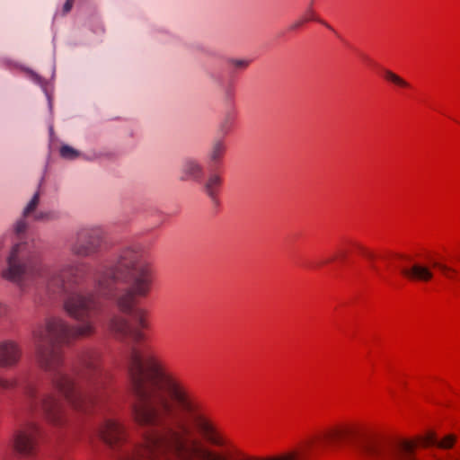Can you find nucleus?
I'll use <instances>...</instances> for the list:
<instances>
[{
  "label": "nucleus",
  "mask_w": 460,
  "mask_h": 460,
  "mask_svg": "<svg viewBox=\"0 0 460 460\" xmlns=\"http://www.w3.org/2000/svg\"><path fill=\"white\" fill-rule=\"evenodd\" d=\"M40 203V194L38 192L34 193L33 196L31 198L27 205L24 207L22 211L23 217H29L31 216L35 209L37 208L38 205Z\"/></svg>",
  "instance_id": "412c9836"
},
{
  "label": "nucleus",
  "mask_w": 460,
  "mask_h": 460,
  "mask_svg": "<svg viewBox=\"0 0 460 460\" xmlns=\"http://www.w3.org/2000/svg\"><path fill=\"white\" fill-rule=\"evenodd\" d=\"M231 65L236 69H245L249 66L247 60H232Z\"/></svg>",
  "instance_id": "bb28decb"
},
{
  "label": "nucleus",
  "mask_w": 460,
  "mask_h": 460,
  "mask_svg": "<svg viewBox=\"0 0 460 460\" xmlns=\"http://www.w3.org/2000/svg\"><path fill=\"white\" fill-rule=\"evenodd\" d=\"M352 434V429L348 426H333L320 433L312 443L321 449H336L349 441Z\"/></svg>",
  "instance_id": "0eeeda50"
},
{
  "label": "nucleus",
  "mask_w": 460,
  "mask_h": 460,
  "mask_svg": "<svg viewBox=\"0 0 460 460\" xmlns=\"http://www.w3.org/2000/svg\"><path fill=\"white\" fill-rule=\"evenodd\" d=\"M305 23V20L302 17H300L298 20H296L290 25V30L291 31L297 30L298 28L302 27Z\"/></svg>",
  "instance_id": "c85d7f7f"
},
{
  "label": "nucleus",
  "mask_w": 460,
  "mask_h": 460,
  "mask_svg": "<svg viewBox=\"0 0 460 460\" xmlns=\"http://www.w3.org/2000/svg\"><path fill=\"white\" fill-rule=\"evenodd\" d=\"M183 173L187 179L199 181L203 174V167L196 161H187L183 165Z\"/></svg>",
  "instance_id": "a211bd4d"
},
{
  "label": "nucleus",
  "mask_w": 460,
  "mask_h": 460,
  "mask_svg": "<svg viewBox=\"0 0 460 460\" xmlns=\"http://www.w3.org/2000/svg\"><path fill=\"white\" fill-rule=\"evenodd\" d=\"M92 298L84 295H75L65 304L67 314L77 323L70 327V339L87 338L95 332V324L89 316Z\"/></svg>",
  "instance_id": "39448f33"
},
{
  "label": "nucleus",
  "mask_w": 460,
  "mask_h": 460,
  "mask_svg": "<svg viewBox=\"0 0 460 460\" xmlns=\"http://www.w3.org/2000/svg\"><path fill=\"white\" fill-rule=\"evenodd\" d=\"M145 328L130 327L128 336L134 346L127 355L135 420L145 426L161 427L119 460H227L192 436L191 426L214 446L226 445L224 434L205 412L199 398L173 374L166 370L155 349L142 343ZM306 447L284 455L258 459L240 456L237 460H302Z\"/></svg>",
  "instance_id": "f257e3e1"
},
{
  "label": "nucleus",
  "mask_w": 460,
  "mask_h": 460,
  "mask_svg": "<svg viewBox=\"0 0 460 460\" xmlns=\"http://www.w3.org/2000/svg\"><path fill=\"white\" fill-rule=\"evenodd\" d=\"M32 335L39 366L48 372L57 370L62 361L58 343L70 339L67 323L60 317H49L34 330Z\"/></svg>",
  "instance_id": "20e7f679"
},
{
  "label": "nucleus",
  "mask_w": 460,
  "mask_h": 460,
  "mask_svg": "<svg viewBox=\"0 0 460 460\" xmlns=\"http://www.w3.org/2000/svg\"><path fill=\"white\" fill-rule=\"evenodd\" d=\"M437 438L434 432H429L424 437L420 438L424 447H429L431 445L437 446Z\"/></svg>",
  "instance_id": "a878e982"
},
{
  "label": "nucleus",
  "mask_w": 460,
  "mask_h": 460,
  "mask_svg": "<svg viewBox=\"0 0 460 460\" xmlns=\"http://www.w3.org/2000/svg\"><path fill=\"white\" fill-rule=\"evenodd\" d=\"M73 4L74 0H66L63 7L65 13H68L72 9Z\"/></svg>",
  "instance_id": "c756f323"
},
{
  "label": "nucleus",
  "mask_w": 460,
  "mask_h": 460,
  "mask_svg": "<svg viewBox=\"0 0 460 460\" xmlns=\"http://www.w3.org/2000/svg\"><path fill=\"white\" fill-rule=\"evenodd\" d=\"M14 385V382L13 380L0 377V388L3 389H10Z\"/></svg>",
  "instance_id": "cd10ccee"
},
{
  "label": "nucleus",
  "mask_w": 460,
  "mask_h": 460,
  "mask_svg": "<svg viewBox=\"0 0 460 460\" xmlns=\"http://www.w3.org/2000/svg\"><path fill=\"white\" fill-rule=\"evenodd\" d=\"M22 217L17 219L10 231L0 236V252L9 246L6 256V268L1 275L4 279L21 285L26 279H33L38 274L37 260L27 251L29 223Z\"/></svg>",
  "instance_id": "7ed1b4c3"
},
{
  "label": "nucleus",
  "mask_w": 460,
  "mask_h": 460,
  "mask_svg": "<svg viewBox=\"0 0 460 460\" xmlns=\"http://www.w3.org/2000/svg\"><path fill=\"white\" fill-rule=\"evenodd\" d=\"M356 448L358 454L366 460H372L381 455V449L378 444L373 440H364L359 442Z\"/></svg>",
  "instance_id": "f3484780"
},
{
  "label": "nucleus",
  "mask_w": 460,
  "mask_h": 460,
  "mask_svg": "<svg viewBox=\"0 0 460 460\" xmlns=\"http://www.w3.org/2000/svg\"><path fill=\"white\" fill-rule=\"evenodd\" d=\"M301 17L305 20V22H310V21H315V22H318L323 24L328 29L333 30L331 25H329L325 22L318 19L315 12L314 11V9L312 7H309Z\"/></svg>",
  "instance_id": "5701e85b"
},
{
  "label": "nucleus",
  "mask_w": 460,
  "mask_h": 460,
  "mask_svg": "<svg viewBox=\"0 0 460 460\" xmlns=\"http://www.w3.org/2000/svg\"><path fill=\"white\" fill-rule=\"evenodd\" d=\"M101 439L111 449H116L125 439V426L114 419H106L99 427Z\"/></svg>",
  "instance_id": "1a4fd4ad"
},
{
  "label": "nucleus",
  "mask_w": 460,
  "mask_h": 460,
  "mask_svg": "<svg viewBox=\"0 0 460 460\" xmlns=\"http://www.w3.org/2000/svg\"><path fill=\"white\" fill-rule=\"evenodd\" d=\"M47 281L49 286H55V287L60 286L63 282V280L61 279V278L59 276V273L57 271L49 273L47 277Z\"/></svg>",
  "instance_id": "393cba45"
},
{
  "label": "nucleus",
  "mask_w": 460,
  "mask_h": 460,
  "mask_svg": "<svg viewBox=\"0 0 460 460\" xmlns=\"http://www.w3.org/2000/svg\"><path fill=\"white\" fill-rule=\"evenodd\" d=\"M456 441V437L453 434H448L440 440H437V447L441 449H449L454 446Z\"/></svg>",
  "instance_id": "4be33fe9"
},
{
  "label": "nucleus",
  "mask_w": 460,
  "mask_h": 460,
  "mask_svg": "<svg viewBox=\"0 0 460 460\" xmlns=\"http://www.w3.org/2000/svg\"><path fill=\"white\" fill-rule=\"evenodd\" d=\"M434 266L440 268L444 271L451 270L447 266H446L444 264L435 263Z\"/></svg>",
  "instance_id": "7c9ffc66"
},
{
  "label": "nucleus",
  "mask_w": 460,
  "mask_h": 460,
  "mask_svg": "<svg viewBox=\"0 0 460 460\" xmlns=\"http://www.w3.org/2000/svg\"><path fill=\"white\" fill-rule=\"evenodd\" d=\"M402 272L412 280L429 281L433 278L430 268L421 263H414L411 268L402 269Z\"/></svg>",
  "instance_id": "4468645a"
},
{
  "label": "nucleus",
  "mask_w": 460,
  "mask_h": 460,
  "mask_svg": "<svg viewBox=\"0 0 460 460\" xmlns=\"http://www.w3.org/2000/svg\"><path fill=\"white\" fill-rule=\"evenodd\" d=\"M22 357V348L13 340L0 341V367L11 368L18 364Z\"/></svg>",
  "instance_id": "f8f14e48"
},
{
  "label": "nucleus",
  "mask_w": 460,
  "mask_h": 460,
  "mask_svg": "<svg viewBox=\"0 0 460 460\" xmlns=\"http://www.w3.org/2000/svg\"><path fill=\"white\" fill-rule=\"evenodd\" d=\"M222 183V179L219 174L212 172L203 181V190L206 195L215 202L219 188Z\"/></svg>",
  "instance_id": "2eb2a0df"
},
{
  "label": "nucleus",
  "mask_w": 460,
  "mask_h": 460,
  "mask_svg": "<svg viewBox=\"0 0 460 460\" xmlns=\"http://www.w3.org/2000/svg\"><path fill=\"white\" fill-rule=\"evenodd\" d=\"M106 231L101 226H93L87 229L82 239L75 242L72 247V252L78 257H90L101 250L106 239Z\"/></svg>",
  "instance_id": "423d86ee"
},
{
  "label": "nucleus",
  "mask_w": 460,
  "mask_h": 460,
  "mask_svg": "<svg viewBox=\"0 0 460 460\" xmlns=\"http://www.w3.org/2000/svg\"><path fill=\"white\" fill-rule=\"evenodd\" d=\"M5 310V305L0 302V317L4 314Z\"/></svg>",
  "instance_id": "2f4dec72"
},
{
  "label": "nucleus",
  "mask_w": 460,
  "mask_h": 460,
  "mask_svg": "<svg viewBox=\"0 0 460 460\" xmlns=\"http://www.w3.org/2000/svg\"><path fill=\"white\" fill-rule=\"evenodd\" d=\"M108 328L113 333L125 338L128 336L130 323L127 318L121 315H113L108 323Z\"/></svg>",
  "instance_id": "dca6fc26"
},
{
  "label": "nucleus",
  "mask_w": 460,
  "mask_h": 460,
  "mask_svg": "<svg viewBox=\"0 0 460 460\" xmlns=\"http://www.w3.org/2000/svg\"><path fill=\"white\" fill-rule=\"evenodd\" d=\"M119 281L124 282L126 288L115 299L118 308L130 316V327L147 328V312L135 305L137 299L148 296L153 277L151 265L138 246L124 247L119 253L116 263L97 276L96 286L100 291H105Z\"/></svg>",
  "instance_id": "f03ea898"
},
{
  "label": "nucleus",
  "mask_w": 460,
  "mask_h": 460,
  "mask_svg": "<svg viewBox=\"0 0 460 460\" xmlns=\"http://www.w3.org/2000/svg\"><path fill=\"white\" fill-rule=\"evenodd\" d=\"M225 150L222 146H213L211 150L208 153V157L211 162L217 163L223 156Z\"/></svg>",
  "instance_id": "b1692460"
},
{
  "label": "nucleus",
  "mask_w": 460,
  "mask_h": 460,
  "mask_svg": "<svg viewBox=\"0 0 460 460\" xmlns=\"http://www.w3.org/2000/svg\"><path fill=\"white\" fill-rule=\"evenodd\" d=\"M57 386L64 396L71 401V394L74 388L73 382L68 377H62L60 380L57 381Z\"/></svg>",
  "instance_id": "aec40b11"
},
{
  "label": "nucleus",
  "mask_w": 460,
  "mask_h": 460,
  "mask_svg": "<svg viewBox=\"0 0 460 460\" xmlns=\"http://www.w3.org/2000/svg\"><path fill=\"white\" fill-rule=\"evenodd\" d=\"M57 400L50 394H34L32 390L26 392V408L31 413L44 415L51 421L56 420Z\"/></svg>",
  "instance_id": "6e6552de"
},
{
  "label": "nucleus",
  "mask_w": 460,
  "mask_h": 460,
  "mask_svg": "<svg viewBox=\"0 0 460 460\" xmlns=\"http://www.w3.org/2000/svg\"><path fill=\"white\" fill-rule=\"evenodd\" d=\"M53 153L58 154L62 159L72 161L75 159H94L102 155V152L95 150L93 146H83V148H75L74 146H54Z\"/></svg>",
  "instance_id": "9b49d317"
},
{
  "label": "nucleus",
  "mask_w": 460,
  "mask_h": 460,
  "mask_svg": "<svg viewBox=\"0 0 460 460\" xmlns=\"http://www.w3.org/2000/svg\"><path fill=\"white\" fill-rule=\"evenodd\" d=\"M37 426L26 424L15 431L12 445L16 452L22 456L32 454L36 445Z\"/></svg>",
  "instance_id": "9d476101"
},
{
  "label": "nucleus",
  "mask_w": 460,
  "mask_h": 460,
  "mask_svg": "<svg viewBox=\"0 0 460 460\" xmlns=\"http://www.w3.org/2000/svg\"><path fill=\"white\" fill-rule=\"evenodd\" d=\"M414 444L410 441H402L392 447L387 458L388 460H416L411 453Z\"/></svg>",
  "instance_id": "ddd939ff"
},
{
  "label": "nucleus",
  "mask_w": 460,
  "mask_h": 460,
  "mask_svg": "<svg viewBox=\"0 0 460 460\" xmlns=\"http://www.w3.org/2000/svg\"><path fill=\"white\" fill-rule=\"evenodd\" d=\"M383 78L389 84H394L401 89H409L411 88V84L407 82L405 79L401 77L399 75L395 74L392 70L384 69L383 70Z\"/></svg>",
  "instance_id": "6ab92c4d"
}]
</instances>
